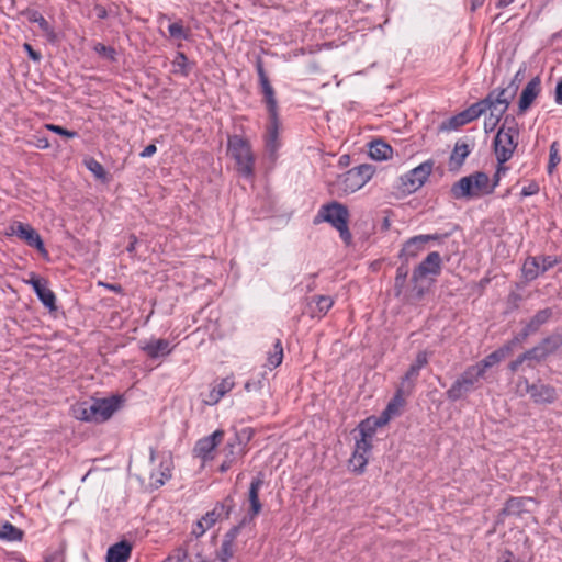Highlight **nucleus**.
Returning <instances> with one entry per match:
<instances>
[{
  "mask_svg": "<svg viewBox=\"0 0 562 562\" xmlns=\"http://www.w3.org/2000/svg\"><path fill=\"white\" fill-rule=\"evenodd\" d=\"M172 459H147L145 470L148 473L149 485L159 488L171 477Z\"/></svg>",
  "mask_w": 562,
  "mask_h": 562,
  "instance_id": "9",
  "label": "nucleus"
},
{
  "mask_svg": "<svg viewBox=\"0 0 562 562\" xmlns=\"http://www.w3.org/2000/svg\"><path fill=\"white\" fill-rule=\"evenodd\" d=\"M168 31L171 37L187 38V32L180 22L171 23L168 26Z\"/></svg>",
  "mask_w": 562,
  "mask_h": 562,
  "instance_id": "45",
  "label": "nucleus"
},
{
  "mask_svg": "<svg viewBox=\"0 0 562 562\" xmlns=\"http://www.w3.org/2000/svg\"><path fill=\"white\" fill-rule=\"evenodd\" d=\"M260 77H261V86L262 90L266 97V102L268 106L269 114H273L277 112V104L276 100L273 98V89L269 85L268 79L263 76L262 71L260 70Z\"/></svg>",
  "mask_w": 562,
  "mask_h": 562,
  "instance_id": "35",
  "label": "nucleus"
},
{
  "mask_svg": "<svg viewBox=\"0 0 562 562\" xmlns=\"http://www.w3.org/2000/svg\"><path fill=\"white\" fill-rule=\"evenodd\" d=\"M441 256L437 251L430 252L414 270L413 282L414 286L411 292V297L420 299L424 295V289L419 286L418 282L425 278L438 276L441 271Z\"/></svg>",
  "mask_w": 562,
  "mask_h": 562,
  "instance_id": "4",
  "label": "nucleus"
},
{
  "mask_svg": "<svg viewBox=\"0 0 562 562\" xmlns=\"http://www.w3.org/2000/svg\"><path fill=\"white\" fill-rule=\"evenodd\" d=\"M407 393H400V389H397L395 396L387 404L386 408L380 415L382 417V422L386 424L395 416H397L404 406L405 400L404 396Z\"/></svg>",
  "mask_w": 562,
  "mask_h": 562,
  "instance_id": "26",
  "label": "nucleus"
},
{
  "mask_svg": "<svg viewBox=\"0 0 562 562\" xmlns=\"http://www.w3.org/2000/svg\"><path fill=\"white\" fill-rule=\"evenodd\" d=\"M132 546L127 541H121L108 549L106 562H126L131 555Z\"/></svg>",
  "mask_w": 562,
  "mask_h": 562,
  "instance_id": "23",
  "label": "nucleus"
},
{
  "mask_svg": "<svg viewBox=\"0 0 562 562\" xmlns=\"http://www.w3.org/2000/svg\"><path fill=\"white\" fill-rule=\"evenodd\" d=\"M550 317V312L548 310H543L538 312L535 317L530 321V323L527 325L526 329L524 330L521 337H518L520 339V342L531 333L536 331L543 323H546Z\"/></svg>",
  "mask_w": 562,
  "mask_h": 562,
  "instance_id": "31",
  "label": "nucleus"
},
{
  "mask_svg": "<svg viewBox=\"0 0 562 562\" xmlns=\"http://www.w3.org/2000/svg\"><path fill=\"white\" fill-rule=\"evenodd\" d=\"M392 148L382 140H374L370 144L369 155L374 160H386L392 157Z\"/></svg>",
  "mask_w": 562,
  "mask_h": 562,
  "instance_id": "30",
  "label": "nucleus"
},
{
  "mask_svg": "<svg viewBox=\"0 0 562 562\" xmlns=\"http://www.w3.org/2000/svg\"><path fill=\"white\" fill-rule=\"evenodd\" d=\"M234 385L235 382L233 376L222 379L217 384L213 386V389L209 392L203 402L206 405L217 404L223 396H225L228 392L233 390Z\"/></svg>",
  "mask_w": 562,
  "mask_h": 562,
  "instance_id": "20",
  "label": "nucleus"
},
{
  "mask_svg": "<svg viewBox=\"0 0 562 562\" xmlns=\"http://www.w3.org/2000/svg\"><path fill=\"white\" fill-rule=\"evenodd\" d=\"M537 192H538V186L535 183H531L528 187L522 188L521 194L525 196H529Z\"/></svg>",
  "mask_w": 562,
  "mask_h": 562,
  "instance_id": "53",
  "label": "nucleus"
},
{
  "mask_svg": "<svg viewBox=\"0 0 562 562\" xmlns=\"http://www.w3.org/2000/svg\"><path fill=\"white\" fill-rule=\"evenodd\" d=\"M548 341L544 342L543 345L541 346H538L522 355H520L515 361H513L510 364H509V369L515 372L517 371V369L519 368V366L527 361V360H537V361H540L541 359L546 358L547 355L551 351L548 347Z\"/></svg>",
  "mask_w": 562,
  "mask_h": 562,
  "instance_id": "21",
  "label": "nucleus"
},
{
  "mask_svg": "<svg viewBox=\"0 0 562 562\" xmlns=\"http://www.w3.org/2000/svg\"><path fill=\"white\" fill-rule=\"evenodd\" d=\"M540 260V266L542 267V271L546 272L554 265L558 263V259L555 257L547 256V257H537Z\"/></svg>",
  "mask_w": 562,
  "mask_h": 562,
  "instance_id": "50",
  "label": "nucleus"
},
{
  "mask_svg": "<svg viewBox=\"0 0 562 562\" xmlns=\"http://www.w3.org/2000/svg\"><path fill=\"white\" fill-rule=\"evenodd\" d=\"M314 303H315V307L317 310V315L323 316L333 306L334 301L330 296L322 295V296L315 297Z\"/></svg>",
  "mask_w": 562,
  "mask_h": 562,
  "instance_id": "40",
  "label": "nucleus"
},
{
  "mask_svg": "<svg viewBox=\"0 0 562 562\" xmlns=\"http://www.w3.org/2000/svg\"><path fill=\"white\" fill-rule=\"evenodd\" d=\"M45 128L47 130H50L59 135H63V136H66V137H69V138H72L77 135L76 132H72V131H68V130H65L61 126H58V125H53V124H46L45 125Z\"/></svg>",
  "mask_w": 562,
  "mask_h": 562,
  "instance_id": "49",
  "label": "nucleus"
},
{
  "mask_svg": "<svg viewBox=\"0 0 562 562\" xmlns=\"http://www.w3.org/2000/svg\"><path fill=\"white\" fill-rule=\"evenodd\" d=\"M373 169L369 165H361L348 170L338 180L339 190L345 194L356 192L366 186L372 178Z\"/></svg>",
  "mask_w": 562,
  "mask_h": 562,
  "instance_id": "7",
  "label": "nucleus"
},
{
  "mask_svg": "<svg viewBox=\"0 0 562 562\" xmlns=\"http://www.w3.org/2000/svg\"><path fill=\"white\" fill-rule=\"evenodd\" d=\"M37 299L42 302L47 313L53 318H57L61 314L60 306L57 303L54 292L46 286V282L37 278Z\"/></svg>",
  "mask_w": 562,
  "mask_h": 562,
  "instance_id": "15",
  "label": "nucleus"
},
{
  "mask_svg": "<svg viewBox=\"0 0 562 562\" xmlns=\"http://www.w3.org/2000/svg\"><path fill=\"white\" fill-rule=\"evenodd\" d=\"M24 48L26 49V52L29 53V56L35 60V49L33 48V46L29 43H25L24 44Z\"/></svg>",
  "mask_w": 562,
  "mask_h": 562,
  "instance_id": "57",
  "label": "nucleus"
},
{
  "mask_svg": "<svg viewBox=\"0 0 562 562\" xmlns=\"http://www.w3.org/2000/svg\"><path fill=\"white\" fill-rule=\"evenodd\" d=\"M518 131L515 124H504L496 134L494 140L495 155L498 162L503 164L510 159L517 146Z\"/></svg>",
  "mask_w": 562,
  "mask_h": 562,
  "instance_id": "5",
  "label": "nucleus"
},
{
  "mask_svg": "<svg viewBox=\"0 0 562 562\" xmlns=\"http://www.w3.org/2000/svg\"><path fill=\"white\" fill-rule=\"evenodd\" d=\"M239 527L231 529L222 541L220 549L216 551V558L221 562H229L236 552V537L239 532Z\"/></svg>",
  "mask_w": 562,
  "mask_h": 562,
  "instance_id": "19",
  "label": "nucleus"
},
{
  "mask_svg": "<svg viewBox=\"0 0 562 562\" xmlns=\"http://www.w3.org/2000/svg\"><path fill=\"white\" fill-rule=\"evenodd\" d=\"M184 61H186V56L183 54H178V56L176 57V64L179 66H182Z\"/></svg>",
  "mask_w": 562,
  "mask_h": 562,
  "instance_id": "60",
  "label": "nucleus"
},
{
  "mask_svg": "<svg viewBox=\"0 0 562 562\" xmlns=\"http://www.w3.org/2000/svg\"><path fill=\"white\" fill-rule=\"evenodd\" d=\"M384 425H386V423L382 422L381 416L368 417L359 425V434L361 435V440L357 441V450L353 457H356L360 449H363V451H366L367 446H369V440L375 432L376 428L382 427Z\"/></svg>",
  "mask_w": 562,
  "mask_h": 562,
  "instance_id": "14",
  "label": "nucleus"
},
{
  "mask_svg": "<svg viewBox=\"0 0 562 562\" xmlns=\"http://www.w3.org/2000/svg\"><path fill=\"white\" fill-rule=\"evenodd\" d=\"M265 483L263 473L259 472L251 481L248 492V501L250 503L249 515L250 518L257 516L262 508V505L259 501V491Z\"/></svg>",
  "mask_w": 562,
  "mask_h": 562,
  "instance_id": "18",
  "label": "nucleus"
},
{
  "mask_svg": "<svg viewBox=\"0 0 562 562\" xmlns=\"http://www.w3.org/2000/svg\"><path fill=\"white\" fill-rule=\"evenodd\" d=\"M472 3V9H476L477 7H481L484 2V0H470Z\"/></svg>",
  "mask_w": 562,
  "mask_h": 562,
  "instance_id": "62",
  "label": "nucleus"
},
{
  "mask_svg": "<svg viewBox=\"0 0 562 562\" xmlns=\"http://www.w3.org/2000/svg\"><path fill=\"white\" fill-rule=\"evenodd\" d=\"M227 153L235 161L237 170L245 177H251L254 173L255 157L250 144L238 135L228 138Z\"/></svg>",
  "mask_w": 562,
  "mask_h": 562,
  "instance_id": "2",
  "label": "nucleus"
},
{
  "mask_svg": "<svg viewBox=\"0 0 562 562\" xmlns=\"http://www.w3.org/2000/svg\"><path fill=\"white\" fill-rule=\"evenodd\" d=\"M519 344L520 339L518 337H515L513 340H510L508 344H506L498 350L486 356L482 361L477 362L476 366L481 369L483 373H485V371L488 368L499 363L504 358L510 355L513 349Z\"/></svg>",
  "mask_w": 562,
  "mask_h": 562,
  "instance_id": "16",
  "label": "nucleus"
},
{
  "mask_svg": "<svg viewBox=\"0 0 562 562\" xmlns=\"http://www.w3.org/2000/svg\"><path fill=\"white\" fill-rule=\"evenodd\" d=\"M555 102L562 104V80L558 83L555 89Z\"/></svg>",
  "mask_w": 562,
  "mask_h": 562,
  "instance_id": "55",
  "label": "nucleus"
},
{
  "mask_svg": "<svg viewBox=\"0 0 562 562\" xmlns=\"http://www.w3.org/2000/svg\"><path fill=\"white\" fill-rule=\"evenodd\" d=\"M269 123L265 134V148L269 159L274 161L277 159V153L281 147V142L279 138L281 125L278 121L277 112L269 114Z\"/></svg>",
  "mask_w": 562,
  "mask_h": 562,
  "instance_id": "13",
  "label": "nucleus"
},
{
  "mask_svg": "<svg viewBox=\"0 0 562 562\" xmlns=\"http://www.w3.org/2000/svg\"><path fill=\"white\" fill-rule=\"evenodd\" d=\"M232 507L233 499L231 497H227L223 503H217L212 510L207 512L194 524L191 533L195 538L202 537L216 521L227 518Z\"/></svg>",
  "mask_w": 562,
  "mask_h": 562,
  "instance_id": "8",
  "label": "nucleus"
},
{
  "mask_svg": "<svg viewBox=\"0 0 562 562\" xmlns=\"http://www.w3.org/2000/svg\"><path fill=\"white\" fill-rule=\"evenodd\" d=\"M86 166L98 179L105 178V171L101 164H99L97 160L89 159L86 161Z\"/></svg>",
  "mask_w": 562,
  "mask_h": 562,
  "instance_id": "44",
  "label": "nucleus"
},
{
  "mask_svg": "<svg viewBox=\"0 0 562 562\" xmlns=\"http://www.w3.org/2000/svg\"><path fill=\"white\" fill-rule=\"evenodd\" d=\"M46 147H48L47 139L37 136V148H46Z\"/></svg>",
  "mask_w": 562,
  "mask_h": 562,
  "instance_id": "59",
  "label": "nucleus"
},
{
  "mask_svg": "<svg viewBox=\"0 0 562 562\" xmlns=\"http://www.w3.org/2000/svg\"><path fill=\"white\" fill-rule=\"evenodd\" d=\"M157 148H156V145L154 144H149L148 146H146L144 148V150L140 153V157L143 158H148L150 156H153L155 153H156Z\"/></svg>",
  "mask_w": 562,
  "mask_h": 562,
  "instance_id": "52",
  "label": "nucleus"
},
{
  "mask_svg": "<svg viewBox=\"0 0 562 562\" xmlns=\"http://www.w3.org/2000/svg\"><path fill=\"white\" fill-rule=\"evenodd\" d=\"M468 123H470V122L468 121V117L463 111V112L457 114L456 116L451 117L447 124V127L456 130V128H458L462 125H465Z\"/></svg>",
  "mask_w": 562,
  "mask_h": 562,
  "instance_id": "46",
  "label": "nucleus"
},
{
  "mask_svg": "<svg viewBox=\"0 0 562 562\" xmlns=\"http://www.w3.org/2000/svg\"><path fill=\"white\" fill-rule=\"evenodd\" d=\"M23 532L12 524L5 521L0 525V539L5 541L21 540Z\"/></svg>",
  "mask_w": 562,
  "mask_h": 562,
  "instance_id": "33",
  "label": "nucleus"
},
{
  "mask_svg": "<svg viewBox=\"0 0 562 562\" xmlns=\"http://www.w3.org/2000/svg\"><path fill=\"white\" fill-rule=\"evenodd\" d=\"M484 106H486V99H484V100L471 105L467 110H464L468 121L472 122L475 119H477L480 115L484 114L485 113Z\"/></svg>",
  "mask_w": 562,
  "mask_h": 562,
  "instance_id": "39",
  "label": "nucleus"
},
{
  "mask_svg": "<svg viewBox=\"0 0 562 562\" xmlns=\"http://www.w3.org/2000/svg\"><path fill=\"white\" fill-rule=\"evenodd\" d=\"M522 273L527 280H533L539 277L543 273L540 260L537 257L526 259L522 266Z\"/></svg>",
  "mask_w": 562,
  "mask_h": 562,
  "instance_id": "32",
  "label": "nucleus"
},
{
  "mask_svg": "<svg viewBox=\"0 0 562 562\" xmlns=\"http://www.w3.org/2000/svg\"><path fill=\"white\" fill-rule=\"evenodd\" d=\"M432 239L429 235H419L416 237L411 238L403 247L402 249V256L407 258H413L417 256V254L422 250L423 245Z\"/></svg>",
  "mask_w": 562,
  "mask_h": 562,
  "instance_id": "27",
  "label": "nucleus"
},
{
  "mask_svg": "<svg viewBox=\"0 0 562 562\" xmlns=\"http://www.w3.org/2000/svg\"><path fill=\"white\" fill-rule=\"evenodd\" d=\"M29 283L35 289V274H30Z\"/></svg>",
  "mask_w": 562,
  "mask_h": 562,
  "instance_id": "63",
  "label": "nucleus"
},
{
  "mask_svg": "<svg viewBox=\"0 0 562 562\" xmlns=\"http://www.w3.org/2000/svg\"><path fill=\"white\" fill-rule=\"evenodd\" d=\"M36 245H37V252H42L43 255H45V250L43 249V243L42 240L40 239V237L37 236V241H36Z\"/></svg>",
  "mask_w": 562,
  "mask_h": 562,
  "instance_id": "61",
  "label": "nucleus"
},
{
  "mask_svg": "<svg viewBox=\"0 0 562 562\" xmlns=\"http://www.w3.org/2000/svg\"><path fill=\"white\" fill-rule=\"evenodd\" d=\"M283 360V348L280 344V341H276L273 349L269 352L268 359H267V366L270 369L277 368L281 364Z\"/></svg>",
  "mask_w": 562,
  "mask_h": 562,
  "instance_id": "37",
  "label": "nucleus"
},
{
  "mask_svg": "<svg viewBox=\"0 0 562 562\" xmlns=\"http://www.w3.org/2000/svg\"><path fill=\"white\" fill-rule=\"evenodd\" d=\"M71 415L81 422L94 423L90 401L78 402L71 406Z\"/></svg>",
  "mask_w": 562,
  "mask_h": 562,
  "instance_id": "29",
  "label": "nucleus"
},
{
  "mask_svg": "<svg viewBox=\"0 0 562 562\" xmlns=\"http://www.w3.org/2000/svg\"><path fill=\"white\" fill-rule=\"evenodd\" d=\"M408 274V268L406 266H401L397 268V273L395 278V291L396 295H401L403 293L404 284Z\"/></svg>",
  "mask_w": 562,
  "mask_h": 562,
  "instance_id": "41",
  "label": "nucleus"
},
{
  "mask_svg": "<svg viewBox=\"0 0 562 562\" xmlns=\"http://www.w3.org/2000/svg\"><path fill=\"white\" fill-rule=\"evenodd\" d=\"M319 216L323 221L330 223L339 232L341 239L347 245L351 243L352 236L348 228L349 212L346 206L333 202L321 209Z\"/></svg>",
  "mask_w": 562,
  "mask_h": 562,
  "instance_id": "3",
  "label": "nucleus"
},
{
  "mask_svg": "<svg viewBox=\"0 0 562 562\" xmlns=\"http://www.w3.org/2000/svg\"><path fill=\"white\" fill-rule=\"evenodd\" d=\"M142 349L151 358L167 356L172 350L170 342L166 339H150L143 345Z\"/></svg>",
  "mask_w": 562,
  "mask_h": 562,
  "instance_id": "22",
  "label": "nucleus"
},
{
  "mask_svg": "<svg viewBox=\"0 0 562 562\" xmlns=\"http://www.w3.org/2000/svg\"><path fill=\"white\" fill-rule=\"evenodd\" d=\"M224 431L222 429L215 430L213 434L201 438L195 443L194 451L198 457H206L214 452L216 447L223 441Z\"/></svg>",
  "mask_w": 562,
  "mask_h": 562,
  "instance_id": "17",
  "label": "nucleus"
},
{
  "mask_svg": "<svg viewBox=\"0 0 562 562\" xmlns=\"http://www.w3.org/2000/svg\"><path fill=\"white\" fill-rule=\"evenodd\" d=\"M561 158L559 154V144L557 142H553L550 146V157H549V165H548V172L552 173L555 167L560 164Z\"/></svg>",
  "mask_w": 562,
  "mask_h": 562,
  "instance_id": "42",
  "label": "nucleus"
},
{
  "mask_svg": "<svg viewBox=\"0 0 562 562\" xmlns=\"http://www.w3.org/2000/svg\"><path fill=\"white\" fill-rule=\"evenodd\" d=\"M235 441H237V438L234 439V441H228L227 443V447H228V450L226 451H223V453H226V454H238V453H243L241 450H237L235 449Z\"/></svg>",
  "mask_w": 562,
  "mask_h": 562,
  "instance_id": "54",
  "label": "nucleus"
},
{
  "mask_svg": "<svg viewBox=\"0 0 562 562\" xmlns=\"http://www.w3.org/2000/svg\"><path fill=\"white\" fill-rule=\"evenodd\" d=\"M540 92L539 78L531 79L521 92L519 100V109L527 110Z\"/></svg>",
  "mask_w": 562,
  "mask_h": 562,
  "instance_id": "24",
  "label": "nucleus"
},
{
  "mask_svg": "<svg viewBox=\"0 0 562 562\" xmlns=\"http://www.w3.org/2000/svg\"><path fill=\"white\" fill-rule=\"evenodd\" d=\"M188 557L187 550L182 548L176 549L168 558L162 562H186Z\"/></svg>",
  "mask_w": 562,
  "mask_h": 562,
  "instance_id": "47",
  "label": "nucleus"
},
{
  "mask_svg": "<svg viewBox=\"0 0 562 562\" xmlns=\"http://www.w3.org/2000/svg\"><path fill=\"white\" fill-rule=\"evenodd\" d=\"M530 499L514 497L506 502L503 512L507 515H519L525 507V504Z\"/></svg>",
  "mask_w": 562,
  "mask_h": 562,
  "instance_id": "36",
  "label": "nucleus"
},
{
  "mask_svg": "<svg viewBox=\"0 0 562 562\" xmlns=\"http://www.w3.org/2000/svg\"><path fill=\"white\" fill-rule=\"evenodd\" d=\"M136 243H137L136 237H135V236H132V237H131V243H130V245L127 246L126 250H127L128 252H133V251L135 250V245H136Z\"/></svg>",
  "mask_w": 562,
  "mask_h": 562,
  "instance_id": "58",
  "label": "nucleus"
},
{
  "mask_svg": "<svg viewBox=\"0 0 562 562\" xmlns=\"http://www.w3.org/2000/svg\"><path fill=\"white\" fill-rule=\"evenodd\" d=\"M37 25L46 33H48V23L43 18L36 19Z\"/></svg>",
  "mask_w": 562,
  "mask_h": 562,
  "instance_id": "56",
  "label": "nucleus"
},
{
  "mask_svg": "<svg viewBox=\"0 0 562 562\" xmlns=\"http://www.w3.org/2000/svg\"><path fill=\"white\" fill-rule=\"evenodd\" d=\"M122 398L111 396L105 398H93L90 401L94 423H104L120 408Z\"/></svg>",
  "mask_w": 562,
  "mask_h": 562,
  "instance_id": "12",
  "label": "nucleus"
},
{
  "mask_svg": "<svg viewBox=\"0 0 562 562\" xmlns=\"http://www.w3.org/2000/svg\"><path fill=\"white\" fill-rule=\"evenodd\" d=\"M418 375L419 371L411 366L400 383V393H409Z\"/></svg>",
  "mask_w": 562,
  "mask_h": 562,
  "instance_id": "34",
  "label": "nucleus"
},
{
  "mask_svg": "<svg viewBox=\"0 0 562 562\" xmlns=\"http://www.w3.org/2000/svg\"><path fill=\"white\" fill-rule=\"evenodd\" d=\"M368 459H348L347 468L355 474H361L364 471Z\"/></svg>",
  "mask_w": 562,
  "mask_h": 562,
  "instance_id": "43",
  "label": "nucleus"
},
{
  "mask_svg": "<svg viewBox=\"0 0 562 562\" xmlns=\"http://www.w3.org/2000/svg\"><path fill=\"white\" fill-rule=\"evenodd\" d=\"M428 352L427 351H420L417 353L415 361L411 364L416 370L420 371L422 368H424L428 362Z\"/></svg>",
  "mask_w": 562,
  "mask_h": 562,
  "instance_id": "48",
  "label": "nucleus"
},
{
  "mask_svg": "<svg viewBox=\"0 0 562 562\" xmlns=\"http://www.w3.org/2000/svg\"><path fill=\"white\" fill-rule=\"evenodd\" d=\"M495 186L486 173L475 172L456 182L451 188V194L454 199H479L492 193Z\"/></svg>",
  "mask_w": 562,
  "mask_h": 562,
  "instance_id": "1",
  "label": "nucleus"
},
{
  "mask_svg": "<svg viewBox=\"0 0 562 562\" xmlns=\"http://www.w3.org/2000/svg\"><path fill=\"white\" fill-rule=\"evenodd\" d=\"M432 170V164L429 161L420 164L402 177L403 191L412 193L418 190L428 179Z\"/></svg>",
  "mask_w": 562,
  "mask_h": 562,
  "instance_id": "11",
  "label": "nucleus"
},
{
  "mask_svg": "<svg viewBox=\"0 0 562 562\" xmlns=\"http://www.w3.org/2000/svg\"><path fill=\"white\" fill-rule=\"evenodd\" d=\"M508 104L509 101L505 90L499 91L497 94L492 93L486 98V106H484V130L486 133L492 132L497 126Z\"/></svg>",
  "mask_w": 562,
  "mask_h": 562,
  "instance_id": "6",
  "label": "nucleus"
},
{
  "mask_svg": "<svg viewBox=\"0 0 562 562\" xmlns=\"http://www.w3.org/2000/svg\"><path fill=\"white\" fill-rule=\"evenodd\" d=\"M94 50L99 55H102V56H105V57H109V58H113L114 50L112 48H110V47H106L105 45H103L101 43H98V44L94 45Z\"/></svg>",
  "mask_w": 562,
  "mask_h": 562,
  "instance_id": "51",
  "label": "nucleus"
},
{
  "mask_svg": "<svg viewBox=\"0 0 562 562\" xmlns=\"http://www.w3.org/2000/svg\"><path fill=\"white\" fill-rule=\"evenodd\" d=\"M470 154V148L467 144H456L454 149L451 154V161L457 165H461Z\"/></svg>",
  "mask_w": 562,
  "mask_h": 562,
  "instance_id": "38",
  "label": "nucleus"
},
{
  "mask_svg": "<svg viewBox=\"0 0 562 562\" xmlns=\"http://www.w3.org/2000/svg\"><path fill=\"white\" fill-rule=\"evenodd\" d=\"M229 468V464H227L226 462H224L222 465H221V471H225L226 469Z\"/></svg>",
  "mask_w": 562,
  "mask_h": 562,
  "instance_id": "64",
  "label": "nucleus"
},
{
  "mask_svg": "<svg viewBox=\"0 0 562 562\" xmlns=\"http://www.w3.org/2000/svg\"><path fill=\"white\" fill-rule=\"evenodd\" d=\"M529 393L531 397L539 403H552L557 400L555 389L546 384L530 386Z\"/></svg>",
  "mask_w": 562,
  "mask_h": 562,
  "instance_id": "25",
  "label": "nucleus"
},
{
  "mask_svg": "<svg viewBox=\"0 0 562 562\" xmlns=\"http://www.w3.org/2000/svg\"><path fill=\"white\" fill-rule=\"evenodd\" d=\"M10 231L12 235L25 240L30 246H35L34 229L30 225L22 222H14L10 226Z\"/></svg>",
  "mask_w": 562,
  "mask_h": 562,
  "instance_id": "28",
  "label": "nucleus"
},
{
  "mask_svg": "<svg viewBox=\"0 0 562 562\" xmlns=\"http://www.w3.org/2000/svg\"><path fill=\"white\" fill-rule=\"evenodd\" d=\"M483 375L484 373L476 364L469 367L448 390V397L453 401L461 398Z\"/></svg>",
  "mask_w": 562,
  "mask_h": 562,
  "instance_id": "10",
  "label": "nucleus"
}]
</instances>
